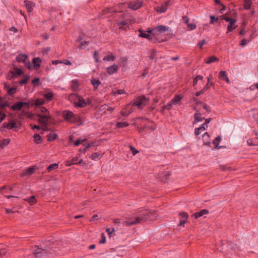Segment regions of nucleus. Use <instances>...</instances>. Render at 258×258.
Wrapping results in <instances>:
<instances>
[{"label":"nucleus","instance_id":"nucleus-38","mask_svg":"<svg viewBox=\"0 0 258 258\" xmlns=\"http://www.w3.org/2000/svg\"><path fill=\"white\" fill-rule=\"evenodd\" d=\"M181 99V96L179 95L175 96L171 100V103H173V104H175L178 102H179Z\"/></svg>","mask_w":258,"mask_h":258},{"label":"nucleus","instance_id":"nucleus-12","mask_svg":"<svg viewBox=\"0 0 258 258\" xmlns=\"http://www.w3.org/2000/svg\"><path fill=\"white\" fill-rule=\"evenodd\" d=\"M195 109L196 110V112L194 115L195 120L197 122L202 121L205 117L202 116V113L200 112V110H198L196 108H195Z\"/></svg>","mask_w":258,"mask_h":258},{"label":"nucleus","instance_id":"nucleus-45","mask_svg":"<svg viewBox=\"0 0 258 258\" xmlns=\"http://www.w3.org/2000/svg\"><path fill=\"white\" fill-rule=\"evenodd\" d=\"M32 84L34 87L38 86L39 85V79L38 78H35L32 81Z\"/></svg>","mask_w":258,"mask_h":258},{"label":"nucleus","instance_id":"nucleus-63","mask_svg":"<svg viewBox=\"0 0 258 258\" xmlns=\"http://www.w3.org/2000/svg\"><path fill=\"white\" fill-rule=\"evenodd\" d=\"M149 69L148 68H146L144 70L142 73V76L145 77L146 75L148 73Z\"/></svg>","mask_w":258,"mask_h":258},{"label":"nucleus","instance_id":"nucleus-23","mask_svg":"<svg viewBox=\"0 0 258 258\" xmlns=\"http://www.w3.org/2000/svg\"><path fill=\"white\" fill-rule=\"evenodd\" d=\"M91 83L93 85L95 90L97 89L98 86L101 84L99 80L93 79L91 80Z\"/></svg>","mask_w":258,"mask_h":258},{"label":"nucleus","instance_id":"nucleus-26","mask_svg":"<svg viewBox=\"0 0 258 258\" xmlns=\"http://www.w3.org/2000/svg\"><path fill=\"white\" fill-rule=\"evenodd\" d=\"M236 20H234L231 22H230L229 25L227 27L228 31L230 32L235 29L236 26H234L235 23H236Z\"/></svg>","mask_w":258,"mask_h":258},{"label":"nucleus","instance_id":"nucleus-41","mask_svg":"<svg viewBox=\"0 0 258 258\" xmlns=\"http://www.w3.org/2000/svg\"><path fill=\"white\" fill-rule=\"evenodd\" d=\"M129 124L126 122H117L116 123V127L117 128H121L127 126Z\"/></svg>","mask_w":258,"mask_h":258},{"label":"nucleus","instance_id":"nucleus-4","mask_svg":"<svg viewBox=\"0 0 258 258\" xmlns=\"http://www.w3.org/2000/svg\"><path fill=\"white\" fill-rule=\"evenodd\" d=\"M37 116L39 117V122L43 124H48L49 120L51 119V116L49 114L38 113Z\"/></svg>","mask_w":258,"mask_h":258},{"label":"nucleus","instance_id":"nucleus-9","mask_svg":"<svg viewBox=\"0 0 258 258\" xmlns=\"http://www.w3.org/2000/svg\"><path fill=\"white\" fill-rule=\"evenodd\" d=\"M169 29V27L163 26V25H159L156 26L154 29L152 30V32H154V34H157V33H162Z\"/></svg>","mask_w":258,"mask_h":258},{"label":"nucleus","instance_id":"nucleus-50","mask_svg":"<svg viewBox=\"0 0 258 258\" xmlns=\"http://www.w3.org/2000/svg\"><path fill=\"white\" fill-rule=\"evenodd\" d=\"M94 58L96 62H99V55L97 51H95L94 53Z\"/></svg>","mask_w":258,"mask_h":258},{"label":"nucleus","instance_id":"nucleus-15","mask_svg":"<svg viewBox=\"0 0 258 258\" xmlns=\"http://www.w3.org/2000/svg\"><path fill=\"white\" fill-rule=\"evenodd\" d=\"M139 31L140 32V34L139 35L140 37L147 38L149 40L152 39V37L151 35L149 34V33L151 32L152 31H148V33H146V32L143 31L141 30H140Z\"/></svg>","mask_w":258,"mask_h":258},{"label":"nucleus","instance_id":"nucleus-56","mask_svg":"<svg viewBox=\"0 0 258 258\" xmlns=\"http://www.w3.org/2000/svg\"><path fill=\"white\" fill-rule=\"evenodd\" d=\"M215 2L216 4H220L222 6L223 8L220 10V12L221 13H223V11H224L225 9V6L222 4H221L219 0H215Z\"/></svg>","mask_w":258,"mask_h":258},{"label":"nucleus","instance_id":"nucleus-25","mask_svg":"<svg viewBox=\"0 0 258 258\" xmlns=\"http://www.w3.org/2000/svg\"><path fill=\"white\" fill-rule=\"evenodd\" d=\"M57 134L53 132H51L49 134L47 135V141L49 142L54 140L57 137Z\"/></svg>","mask_w":258,"mask_h":258},{"label":"nucleus","instance_id":"nucleus-30","mask_svg":"<svg viewBox=\"0 0 258 258\" xmlns=\"http://www.w3.org/2000/svg\"><path fill=\"white\" fill-rule=\"evenodd\" d=\"M10 142V139H4L0 143V147L1 148H4L5 146H7Z\"/></svg>","mask_w":258,"mask_h":258},{"label":"nucleus","instance_id":"nucleus-21","mask_svg":"<svg viewBox=\"0 0 258 258\" xmlns=\"http://www.w3.org/2000/svg\"><path fill=\"white\" fill-rule=\"evenodd\" d=\"M80 97V96L77 94L72 93L69 95V99L72 103L75 104Z\"/></svg>","mask_w":258,"mask_h":258},{"label":"nucleus","instance_id":"nucleus-10","mask_svg":"<svg viewBox=\"0 0 258 258\" xmlns=\"http://www.w3.org/2000/svg\"><path fill=\"white\" fill-rule=\"evenodd\" d=\"M86 104L85 100L81 96L74 104L75 106L77 107H84Z\"/></svg>","mask_w":258,"mask_h":258},{"label":"nucleus","instance_id":"nucleus-18","mask_svg":"<svg viewBox=\"0 0 258 258\" xmlns=\"http://www.w3.org/2000/svg\"><path fill=\"white\" fill-rule=\"evenodd\" d=\"M106 69L107 73L109 75H112L117 71L118 67L116 64H113L108 67Z\"/></svg>","mask_w":258,"mask_h":258},{"label":"nucleus","instance_id":"nucleus-49","mask_svg":"<svg viewBox=\"0 0 258 258\" xmlns=\"http://www.w3.org/2000/svg\"><path fill=\"white\" fill-rule=\"evenodd\" d=\"M6 114L5 112L1 110L0 112V123L6 118Z\"/></svg>","mask_w":258,"mask_h":258},{"label":"nucleus","instance_id":"nucleus-54","mask_svg":"<svg viewBox=\"0 0 258 258\" xmlns=\"http://www.w3.org/2000/svg\"><path fill=\"white\" fill-rule=\"evenodd\" d=\"M222 19L224 20L225 21L230 23V22H231L232 21L234 20V19L230 18L229 17H226L225 16H222Z\"/></svg>","mask_w":258,"mask_h":258},{"label":"nucleus","instance_id":"nucleus-43","mask_svg":"<svg viewBox=\"0 0 258 258\" xmlns=\"http://www.w3.org/2000/svg\"><path fill=\"white\" fill-rule=\"evenodd\" d=\"M150 57L152 59H155V61L156 60V51L154 49L151 50Z\"/></svg>","mask_w":258,"mask_h":258},{"label":"nucleus","instance_id":"nucleus-28","mask_svg":"<svg viewBox=\"0 0 258 258\" xmlns=\"http://www.w3.org/2000/svg\"><path fill=\"white\" fill-rule=\"evenodd\" d=\"M41 62V59L39 57H35L33 59V63L35 67H39Z\"/></svg>","mask_w":258,"mask_h":258},{"label":"nucleus","instance_id":"nucleus-24","mask_svg":"<svg viewBox=\"0 0 258 258\" xmlns=\"http://www.w3.org/2000/svg\"><path fill=\"white\" fill-rule=\"evenodd\" d=\"M116 59V57L114 55H113L112 53H110L108 55L104 56L103 58L104 61H109L111 60H115Z\"/></svg>","mask_w":258,"mask_h":258},{"label":"nucleus","instance_id":"nucleus-48","mask_svg":"<svg viewBox=\"0 0 258 258\" xmlns=\"http://www.w3.org/2000/svg\"><path fill=\"white\" fill-rule=\"evenodd\" d=\"M40 111L41 112V113H40V114H49L48 110L44 107H41L40 108Z\"/></svg>","mask_w":258,"mask_h":258},{"label":"nucleus","instance_id":"nucleus-46","mask_svg":"<svg viewBox=\"0 0 258 258\" xmlns=\"http://www.w3.org/2000/svg\"><path fill=\"white\" fill-rule=\"evenodd\" d=\"M9 106V104L7 102H4L3 103H2L0 101V108H1V110H3V111H4V108L5 107Z\"/></svg>","mask_w":258,"mask_h":258},{"label":"nucleus","instance_id":"nucleus-8","mask_svg":"<svg viewBox=\"0 0 258 258\" xmlns=\"http://www.w3.org/2000/svg\"><path fill=\"white\" fill-rule=\"evenodd\" d=\"M135 20L134 19H125L121 21H117L116 24L118 25L119 28L124 29V26L128 25L129 23H134Z\"/></svg>","mask_w":258,"mask_h":258},{"label":"nucleus","instance_id":"nucleus-42","mask_svg":"<svg viewBox=\"0 0 258 258\" xmlns=\"http://www.w3.org/2000/svg\"><path fill=\"white\" fill-rule=\"evenodd\" d=\"M16 87L10 88L7 90V93L9 95H13L16 92Z\"/></svg>","mask_w":258,"mask_h":258},{"label":"nucleus","instance_id":"nucleus-55","mask_svg":"<svg viewBox=\"0 0 258 258\" xmlns=\"http://www.w3.org/2000/svg\"><path fill=\"white\" fill-rule=\"evenodd\" d=\"M202 132H203L202 128L199 127L195 129V134L196 135L198 136L200 135Z\"/></svg>","mask_w":258,"mask_h":258},{"label":"nucleus","instance_id":"nucleus-5","mask_svg":"<svg viewBox=\"0 0 258 258\" xmlns=\"http://www.w3.org/2000/svg\"><path fill=\"white\" fill-rule=\"evenodd\" d=\"M34 254L36 258H42L43 256L48 255L47 249L37 247Z\"/></svg>","mask_w":258,"mask_h":258},{"label":"nucleus","instance_id":"nucleus-33","mask_svg":"<svg viewBox=\"0 0 258 258\" xmlns=\"http://www.w3.org/2000/svg\"><path fill=\"white\" fill-rule=\"evenodd\" d=\"M44 103V100L43 99H37L34 102H31V105H40Z\"/></svg>","mask_w":258,"mask_h":258},{"label":"nucleus","instance_id":"nucleus-40","mask_svg":"<svg viewBox=\"0 0 258 258\" xmlns=\"http://www.w3.org/2000/svg\"><path fill=\"white\" fill-rule=\"evenodd\" d=\"M34 138L35 142L37 144L40 143L42 140L41 137L37 134L34 135Z\"/></svg>","mask_w":258,"mask_h":258},{"label":"nucleus","instance_id":"nucleus-13","mask_svg":"<svg viewBox=\"0 0 258 258\" xmlns=\"http://www.w3.org/2000/svg\"><path fill=\"white\" fill-rule=\"evenodd\" d=\"M24 3L25 4V6L27 10L28 13H31L33 11V7L35 6V4H34L32 2H30L27 0L25 1Z\"/></svg>","mask_w":258,"mask_h":258},{"label":"nucleus","instance_id":"nucleus-60","mask_svg":"<svg viewBox=\"0 0 258 258\" xmlns=\"http://www.w3.org/2000/svg\"><path fill=\"white\" fill-rule=\"evenodd\" d=\"M88 44V42L86 41H83L81 42L80 44V48H83L86 46Z\"/></svg>","mask_w":258,"mask_h":258},{"label":"nucleus","instance_id":"nucleus-35","mask_svg":"<svg viewBox=\"0 0 258 258\" xmlns=\"http://www.w3.org/2000/svg\"><path fill=\"white\" fill-rule=\"evenodd\" d=\"M4 127L8 129L11 130L17 127L16 122H9L7 124L4 125Z\"/></svg>","mask_w":258,"mask_h":258},{"label":"nucleus","instance_id":"nucleus-39","mask_svg":"<svg viewBox=\"0 0 258 258\" xmlns=\"http://www.w3.org/2000/svg\"><path fill=\"white\" fill-rule=\"evenodd\" d=\"M101 157V154L99 153H94L91 156V158L92 160H96L97 159H100Z\"/></svg>","mask_w":258,"mask_h":258},{"label":"nucleus","instance_id":"nucleus-14","mask_svg":"<svg viewBox=\"0 0 258 258\" xmlns=\"http://www.w3.org/2000/svg\"><path fill=\"white\" fill-rule=\"evenodd\" d=\"M208 213H209L208 210H207L206 209H203L199 212H196V213H194L192 215V217H194L195 219H198V218H199L205 214H207Z\"/></svg>","mask_w":258,"mask_h":258},{"label":"nucleus","instance_id":"nucleus-59","mask_svg":"<svg viewBox=\"0 0 258 258\" xmlns=\"http://www.w3.org/2000/svg\"><path fill=\"white\" fill-rule=\"evenodd\" d=\"M84 141V140H81V139H78L74 143V145L76 146H79V145H80Z\"/></svg>","mask_w":258,"mask_h":258},{"label":"nucleus","instance_id":"nucleus-44","mask_svg":"<svg viewBox=\"0 0 258 258\" xmlns=\"http://www.w3.org/2000/svg\"><path fill=\"white\" fill-rule=\"evenodd\" d=\"M44 96L48 100H50L53 97V94L51 92L47 93L44 95Z\"/></svg>","mask_w":258,"mask_h":258},{"label":"nucleus","instance_id":"nucleus-36","mask_svg":"<svg viewBox=\"0 0 258 258\" xmlns=\"http://www.w3.org/2000/svg\"><path fill=\"white\" fill-rule=\"evenodd\" d=\"M221 141V137L220 136H218L215 138V139L213 141V144L215 145V148L216 149H219V143Z\"/></svg>","mask_w":258,"mask_h":258},{"label":"nucleus","instance_id":"nucleus-51","mask_svg":"<svg viewBox=\"0 0 258 258\" xmlns=\"http://www.w3.org/2000/svg\"><path fill=\"white\" fill-rule=\"evenodd\" d=\"M29 76H25V78L23 79V80H22L20 82V84L21 85H23L24 84H25L28 80H29Z\"/></svg>","mask_w":258,"mask_h":258},{"label":"nucleus","instance_id":"nucleus-61","mask_svg":"<svg viewBox=\"0 0 258 258\" xmlns=\"http://www.w3.org/2000/svg\"><path fill=\"white\" fill-rule=\"evenodd\" d=\"M248 42V41H247L246 40H245V39H243L241 41L240 45L242 46H244L246 45Z\"/></svg>","mask_w":258,"mask_h":258},{"label":"nucleus","instance_id":"nucleus-47","mask_svg":"<svg viewBox=\"0 0 258 258\" xmlns=\"http://www.w3.org/2000/svg\"><path fill=\"white\" fill-rule=\"evenodd\" d=\"M78 161V157H75L72 159V163H73V164H80L83 161L82 160H80L79 161Z\"/></svg>","mask_w":258,"mask_h":258},{"label":"nucleus","instance_id":"nucleus-1","mask_svg":"<svg viewBox=\"0 0 258 258\" xmlns=\"http://www.w3.org/2000/svg\"><path fill=\"white\" fill-rule=\"evenodd\" d=\"M151 214V212L148 210L144 211L140 216L134 219H128L123 222V224L126 226H131L141 222H144L148 220Z\"/></svg>","mask_w":258,"mask_h":258},{"label":"nucleus","instance_id":"nucleus-62","mask_svg":"<svg viewBox=\"0 0 258 258\" xmlns=\"http://www.w3.org/2000/svg\"><path fill=\"white\" fill-rule=\"evenodd\" d=\"M206 43V40L203 39L202 41L200 42L198 44V45L199 46L200 48H202V46L205 44Z\"/></svg>","mask_w":258,"mask_h":258},{"label":"nucleus","instance_id":"nucleus-27","mask_svg":"<svg viewBox=\"0 0 258 258\" xmlns=\"http://www.w3.org/2000/svg\"><path fill=\"white\" fill-rule=\"evenodd\" d=\"M219 61V58L215 56L209 57L207 60L205 62L207 64H210L212 62Z\"/></svg>","mask_w":258,"mask_h":258},{"label":"nucleus","instance_id":"nucleus-32","mask_svg":"<svg viewBox=\"0 0 258 258\" xmlns=\"http://www.w3.org/2000/svg\"><path fill=\"white\" fill-rule=\"evenodd\" d=\"M58 167V165L57 163H53L50 164L47 168L48 172H51L53 170L56 169Z\"/></svg>","mask_w":258,"mask_h":258},{"label":"nucleus","instance_id":"nucleus-17","mask_svg":"<svg viewBox=\"0 0 258 258\" xmlns=\"http://www.w3.org/2000/svg\"><path fill=\"white\" fill-rule=\"evenodd\" d=\"M35 168L33 167H30L27 170H25L21 174V176H25L32 175L34 171Z\"/></svg>","mask_w":258,"mask_h":258},{"label":"nucleus","instance_id":"nucleus-7","mask_svg":"<svg viewBox=\"0 0 258 258\" xmlns=\"http://www.w3.org/2000/svg\"><path fill=\"white\" fill-rule=\"evenodd\" d=\"M179 216H180V222L178 224V226H184V224L186 222L187 220L188 215L185 212H181L179 213Z\"/></svg>","mask_w":258,"mask_h":258},{"label":"nucleus","instance_id":"nucleus-11","mask_svg":"<svg viewBox=\"0 0 258 258\" xmlns=\"http://www.w3.org/2000/svg\"><path fill=\"white\" fill-rule=\"evenodd\" d=\"M28 56L24 54H20L16 57V60L19 62H23L24 64H27V59Z\"/></svg>","mask_w":258,"mask_h":258},{"label":"nucleus","instance_id":"nucleus-31","mask_svg":"<svg viewBox=\"0 0 258 258\" xmlns=\"http://www.w3.org/2000/svg\"><path fill=\"white\" fill-rule=\"evenodd\" d=\"M24 200L27 201L31 205L36 203V199L35 196H32L29 198L25 199Z\"/></svg>","mask_w":258,"mask_h":258},{"label":"nucleus","instance_id":"nucleus-52","mask_svg":"<svg viewBox=\"0 0 258 258\" xmlns=\"http://www.w3.org/2000/svg\"><path fill=\"white\" fill-rule=\"evenodd\" d=\"M130 148L132 151L133 155H135L139 152V151L137 150H136V148H134L133 146H130Z\"/></svg>","mask_w":258,"mask_h":258},{"label":"nucleus","instance_id":"nucleus-2","mask_svg":"<svg viewBox=\"0 0 258 258\" xmlns=\"http://www.w3.org/2000/svg\"><path fill=\"white\" fill-rule=\"evenodd\" d=\"M62 115L64 119L70 123H76L77 117L74 113L70 110H64L62 112Z\"/></svg>","mask_w":258,"mask_h":258},{"label":"nucleus","instance_id":"nucleus-29","mask_svg":"<svg viewBox=\"0 0 258 258\" xmlns=\"http://www.w3.org/2000/svg\"><path fill=\"white\" fill-rule=\"evenodd\" d=\"M167 9V6H164V5H163V6L158 7L156 9V10L158 13H162L165 12L166 11Z\"/></svg>","mask_w":258,"mask_h":258},{"label":"nucleus","instance_id":"nucleus-16","mask_svg":"<svg viewBox=\"0 0 258 258\" xmlns=\"http://www.w3.org/2000/svg\"><path fill=\"white\" fill-rule=\"evenodd\" d=\"M23 106V102H17L14 104L12 107L11 108L14 111L16 110H20L22 107Z\"/></svg>","mask_w":258,"mask_h":258},{"label":"nucleus","instance_id":"nucleus-53","mask_svg":"<svg viewBox=\"0 0 258 258\" xmlns=\"http://www.w3.org/2000/svg\"><path fill=\"white\" fill-rule=\"evenodd\" d=\"M106 242V237L103 233L101 234V239L99 241L100 244H104Z\"/></svg>","mask_w":258,"mask_h":258},{"label":"nucleus","instance_id":"nucleus-37","mask_svg":"<svg viewBox=\"0 0 258 258\" xmlns=\"http://www.w3.org/2000/svg\"><path fill=\"white\" fill-rule=\"evenodd\" d=\"M79 84L76 80H73L72 82V88L74 91H77L78 89Z\"/></svg>","mask_w":258,"mask_h":258},{"label":"nucleus","instance_id":"nucleus-19","mask_svg":"<svg viewBox=\"0 0 258 258\" xmlns=\"http://www.w3.org/2000/svg\"><path fill=\"white\" fill-rule=\"evenodd\" d=\"M197 107H199V108L198 110H200L202 108L205 109L206 111L208 112H209L211 111L210 108L209 106L202 103L201 102H197Z\"/></svg>","mask_w":258,"mask_h":258},{"label":"nucleus","instance_id":"nucleus-3","mask_svg":"<svg viewBox=\"0 0 258 258\" xmlns=\"http://www.w3.org/2000/svg\"><path fill=\"white\" fill-rule=\"evenodd\" d=\"M149 99L145 96H139L137 98L135 101L133 103V106H137L139 108H142L148 102Z\"/></svg>","mask_w":258,"mask_h":258},{"label":"nucleus","instance_id":"nucleus-6","mask_svg":"<svg viewBox=\"0 0 258 258\" xmlns=\"http://www.w3.org/2000/svg\"><path fill=\"white\" fill-rule=\"evenodd\" d=\"M143 5V2L141 1L136 0L131 2L128 7L133 10H137L140 8Z\"/></svg>","mask_w":258,"mask_h":258},{"label":"nucleus","instance_id":"nucleus-20","mask_svg":"<svg viewBox=\"0 0 258 258\" xmlns=\"http://www.w3.org/2000/svg\"><path fill=\"white\" fill-rule=\"evenodd\" d=\"M204 144L208 146H210L211 142H210V137L208 133H205L203 136Z\"/></svg>","mask_w":258,"mask_h":258},{"label":"nucleus","instance_id":"nucleus-22","mask_svg":"<svg viewBox=\"0 0 258 258\" xmlns=\"http://www.w3.org/2000/svg\"><path fill=\"white\" fill-rule=\"evenodd\" d=\"M219 78L221 80H224L227 83L229 82V80L225 71H221L219 72Z\"/></svg>","mask_w":258,"mask_h":258},{"label":"nucleus","instance_id":"nucleus-34","mask_svg":"<svg viewBox=\"0 0 258 258\" xmlns=\"http://www.w3.org/2000/svg\"><path fill=\"white\" fill-rule=\"evenodd\" d=\"M251 0H244V8L246 10H248L250 8L251 6Z\"/></svg>","mask_w":258,"mask_h":258},{"label":"nucleus","instance_id":"nucleus-57","mask_svg":"<svg viewBox=\"0 0 258 258\" xmlns=\"http://www.w3.org/2000/svg\"><path fill=\"white\" fill-rule=\"evenodd\" d=\"M50 50V47H46V48H43L42 49V53L43 54H47Z\"/></svg>","mask_w":258,"mask_h":258},{"label":"nucleus","instance_id":"nucleus-64","mask_svg":"<svg viewBox=\"0 0 258 258\" xmlns=\"http://www.w3.org/2000/svg\"><path fill=\"white\" fill-rule=\"evenodd\" d=\"M187 26L190 30H194L196 28V25L194 24H189Z\"/></svg>","mask_w":258,"mask_h":258},{"label":"nucleus","instance_id":"nucleus-58","mask_svg":"<svg viewBox=\"0 0 258 258\" xmlns=\"http://www.w3.org/2000/svg\"><path fill=\"white\" fill-rule=\"evenodd\" d=\"M14 70L15 73L18 75H21L22 74V71L20 69L15 68Z\"/></svg>","mask_w":258,"mask_h":258}]
</instances>
